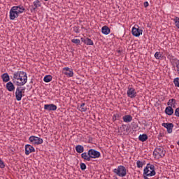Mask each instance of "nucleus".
<instances>
[{"label":"nucleus","instance_id":"f257e3e1","mask_svg":"<svg viewBox=\"0 0 179 179\" xmlns=\"http://www.w3.org/2000/svg\"><path fill=\"white\" fill-rule=\"evenodd\" d=\"M13 83L17 86H24L27 83V74L24 71H17L13 73Z\"/></svg>","mask_w":179,"mask_h":179},{"label":"nucleus","instance_id":"f03ea898","mask_svg":"<svg viewBox=\"0 0 179 179\" xmlns=\"http://www.w3.org/2000/svg\"><path fill=\"white\" fill-rule=\"evenodd\" d=\"M143 175L150 176V177H153V176H156V171H155V165L151 164H148L146 167L144 169Z\"/></svg>","mask_w":179,"mask_h":179},{"label":"nucleus","instance_id":"7ed1b4c3","mask_svg":"<svg viewBox=\"0 0 179 179\" xmlns=\"http://www.w3.org/2000/svg\"><path fill=\"white\" fill-rule=\"evenodd\" d=\"M113 173L119 177H125L127 176V169L125 166L120 165L117 169H113Z\"/></svg>","mask_w":179,"mask_h":179},{"label":"nucleus","instance_id":"20e7f679","mask_svg":"<svg viewBox=\"0 0 179 179\" xmlns=\"http://www.w3.org/2000/svg\"><path fill=\"white\" fill-rule=\"evenodd\" d=\"M153 155L157 157V159H160V157H164L166 155V150L163 147L156 148L153 152Z\"/></svg>","mask_w":179,"mask_h":179},{"label":"nucleus","instance_id":"39448f33","mask_svg":"<svg viewBox=\"0 0 179 179\" xmlns=\"http://www.w3.org/2000/svg\"><path fill=\"white\" fill-rule=\"evenodd\" d=\"M88 156H90V159L92 160V159H97L101 156L100 154V152L94 150V149H90L88 150Z\"/></svg>","mask_w":179,"mask_h":179},{"label":"nucleus","instance_id":"423d86ee","mask_svg":"<svg viewBox=\"0 0 179 179\" xmlns=\"http://www.w3.org/2000/svg\"><path fill=\"white\" fill-rule=\"evenodd\" d=\"M29 141L31 142L32 145H41L43 143V138L36 136H31Z\"/></svg>","mask_w":179,"mask_h":179},{"label":"nucleus","instance_id":"0eeeda50","mask_svg":"<svg viewBox=\"0 0 179 179\" xmlns=\"http://www.w3.org/2000/svg\"><path fill=\"white\" fill-rule=\"evenodd\" d=\"M19 13H17V7H12L10 10V19L15 20L16 17H19Z\"/></svg>","mask_w":179,"mask_h":179},{"label":"nucleus","instance_id":"6e6552de","mask_svg":"<svg viewBox=\"0 0 179 179\" xmlns=\"http://www.w3.org/2000/svg\"><path fill=\"white\" fill-rule=\"evenodd\" d=\"M131 33L134 37H139L142 34V30L139 29V25H134L131 29Z\"/></svg>","mask_w":179,"mask_h":179},{"label":"nucleus","instance_id":"1a4fd4ad","mask_svg":"<svg viewBox=\"0 0 179 179\" xmlns=\"http://www.w3.org/2000/svg\"><path fill=\"white\" fill-rule=\"evenodd\" d=\"M127 94L130 99H135L136 97V91L134 87H129Z\"/></svg>","mask_w":179,"mask_h":179},{"label":"nucleus","instance_id":"9d476101","mask_svg":"<svg viewBox=\"0 0 179 179\" xmlns=\"http://www.w3.org/2000/svg\"><path fill=\"white\" fill-rule=\"evenodd\" d=\"M162 127L166 128L168 134H171L173 132V128H174V124L173 123H162Z\"/></svg>","mask_w":179,"mask_h":179},{"label":"nucleus","instance_id":"9b49d317","mask_svg":"<svg viewBox=\"0 0 179 179\" xmlns=\"http://www.w3.org/2000/svg\"><path fill=\"white\" fill-rule=\"evenodd\" d=\"M44 110H47V111H55L57 110V106L53 103L45 104L44 105Z\"/></svg>","mask_w":179,"mask_h":179},{"label":"nucleus","instance_id":"f8f14e48","mask_svg":"<svg viewBox=\"0 0 179 179\" xmlns=\"http://www.w3.org/2000/svg\"><path fill=\"white\" fill-rule=\"evenodd\" d=\"M22 97H23V92L20 90V88L17 87L15 92V98L17 101H20L22 100Z\"/></svg>","mask_w":179,"mask_h":179},{"label":"nucleus","instance_id":"ddd939ff","mask_svg":"<svg viewBox=\"0 0 179 179\" xmlns=\"http://www.w3.org/2000/svg\"><path fill=\"white\" fill-rule=\"evenodd\" d=\"M32 152H36L34 150V147L31 145L27 144L25 145V155H29V153H32Z\"/></svg>","mask_w":179,"mask_h":179},{"label":"nucleus","instance_id":"4468645a","mask_svg":"<svg viewBox=\"0 0 179 179\" xmlns=\"http://www.w3.org/2000/svg\"><path fill=\"white\" fill-rule=\"evenodd\" d=\"M41 6V3L38 0L34 1V6H31V12H36V9L37 8H40Z\"/></svg>","mask_w":179,"mask_h":179},{"label":"nucleus","instance_id":"2eb2a0df","mask_svg":"<svg viewBox=\"0 0 179 179\" xmlns=\"http://www.w3.org/2000/svg\"><path fill=\"white\" fill-rule=\"evenodd\" d=\"M167 106L171 108H176L177 106V101L174 99H169L167 102Z\"/></svg>","mask_w":179,"mask_h":179},{"label":"nucleus","instance_id":"dca6fc26","mask_svg":"<svg viewBox=\"0 0 179 179\" xmlns=\"http://www.w3.org/2000/svg\"><path fill=\"white\" fill-rule=\"evenodd\" d=\"M6 87L8 92H13L15 90V85L10 81L6 84Z\"/></svg>","mask_w":179,"mask_h":179},{"label":"nucleus","instance_id":"f3484780","mask_svg":"<svg viewBox=\"0 0 179 179\" xmlns=\"http://www.w3.org/2000/svg\"><path fill=\"white\" fill-rule=\"evenodd\" d=\"M81 41H83V43H85V44H86L87 45H93V41H92V39L89 38H81Z\"/></svg>","mask_w":179,"mask_h":179},{"label":"nucleus","instance_id":"a211bd4d","mask_svg":"<svg viewBox=\"0 0 179 179\" xmlns=\"http://www.w3.org/2000/svg\"><path fill=\"white\" fill-rule=\"evenodd\" d=\"M165 113L167 115H173V114H174V109H173L171 106H168L165 109Z\"/></svg>","mask_w":179,"mask_h":179},{"label":"nucleus","instance_id":"6ab92c4d","mask_svg":"<svg viewBox=\"0 0 179 179\" xmlns=\"http://www.w3.org/2000/svg\"><path fill=\"white\" fill-rule=\"evenodd\" d=\"M110 28L107 26H103L101 29V32L103 34H105V36H107V34H110Z\"/></svg>","mask_w":179,"mask_h":179},{"label":"nucleus","instance_id":"aec40b11","mask_svg":"<svg viewBox=\"0 0 179 179\" xmlns=\"http://www.w3.org/2000/svg\"><path fill=\"white\" fill-rule=\"evenodd\" d=\"M81 157L82 159H83L84 160H87V162H90V155H89V152H83L81 154Z\"/></svg>","mask_w":179,"mask_h":179},{"label":"nucleus","instance_id":"412c9836","mask_svg":"<svg viewBox=\"0 0 179 179\" xmlns=\"http://www.w3.org/2000/svg\"><path fill=\"white\" fill-rule=\"evenodd\" d=\"M1 78L3 79V82H9V80H10V78L9 77V74H8V73H4L2 74Z\"/></svg>","mask_w":179,"mask_h":179},{"label":"nucleus","instance_id":"4be33fe9","mask_svg":"<svg viewBox=\"0 0 179 179\" xmlns=\"http://www.w3.org/2000/svg\"><path fill=\"white\" fill-rule=\"evenodd\" d=\"M13 8H17V13H20V14L23 13V12H24V10H26L24 7H23V6H22V5L13 6Z\"/></svg>","mask_w":179,"mask_h":179},{"label":"nucleus","instance_id":"5701e85b","mask_svg":"<svg viewBox=\"0 0 179 179\" xmlns=\"http://www.w3.org/2000/svg\"><path fill=\"white\" fill-rule=\"evenodd\" d=\"M76 150L77 153H83V152H85V148H83V145H78L76 147Z\"/></svg>","mask_w":179,"mask_h":179},{"label":"nucleus","instance_id":"b1692460","mask_svg":"<svg viewBox=\"0 0 179 179\" xmlns=\"http://www.w3.org/2000/svg\"><path fill=\"white\" fill-rule=\"evenodd\" d=\"M85 106H86V103H81L79 108V111H81V113H86V111L87 110V107Z\"/></svg>","mask_w":179,"mask_h":179},{"label":"nucleus","instance_id":"393cba45","mask_svg":"<svg viewBox=\"0 0 179 179\" xmlns=\"http://www.w3.org/2000/svg\"><path fill=\"white\" fill-rule=\"evenodd\" d=\"M138 139H139V141H141V142H146V141H148V135L147 134H141L138 136Z\"/></svg>","mask_w":179,"mask_h":179},{"label":"nucleus","instance_id":"a878e982","mask_svg":"<svg viewBox=\"0 0 179 179\" xmlns=\"http://www.w3.org/2000/svg\"><path fill=\"white\" fill-rule=\"evenodd\" d=\"M64 71H66V72L64 73L65 75H68L69 78H72V76H73V71L69 70V68H64Z\"/></svg>","mask_w":179,"mask_h":179},{"label":"nucleus","instance_id":"bb28decb","mask_svg":"<svg viewBox=\"0 0 179 179\" xmlns=\"http://www.w3.org/2000/svg\"><path fill=\"white\" fill-rule=\"evenodd\" d=\"M123 121L124 122H131L132 121V117L131 115H124L123 117Z\"/></svg>","mask_w":179,"mask_h":179},{"label":"nucleus","instance_id":"cd10ccee","mask_svg":"<svg viewBox=\"0 0 179 179\" xmlns=\"http://www.w3.org/2000/svg\"><path fill=\"white\" fill-rule=\"evenodd\" d=\"M43 80L46 83H48V82H51V80H52V76H51V75L45 76L43 78Z\"/></svg>","mask_w":179,"mask_h":179},{"label":"nucleus","instance_id":"c85d7f7f","mask_svg":"<svg viewBox=\"0 0 179 179\" xmlns=\"http://www.w3.org/2000/svg\"><path fill=\"white\" fill-rule=\"evenodd\" d=\"M136 164H137L138 169H141V167H143V166H145V161L142 162V161L138 160L136 162Z\"/></svg>","mask_w":179,"mask_h":179},{"label":"nucleus","instance_id":"c756f323","mask_svg":"<svg viewBox=\"0 0 179 179\" xmlns=\"http://www.w3.org/2000/svg\"><path fill=\"white\" fill-rule=\"evenodd\" d=\"M71 43H73V44H77V45H78L80 44V40L73 38V39L71 40Z\"/></svg>","mask_w":179,"mask_h":179},{"label":"nucleus","instance_id":"7c9ffc66","mask_svg":"<svg viewBox=\"0 0 179 179\" xmlns=\"http://www.w3.org/2000/svg\"><path fill=\"white\" fill-rule=\"evenodd\" d=\"M173 83L176 87H179V78H176L173 80Z\"/></svg>","mask_w":179,"mask_h":179},{"label":"nucleus","instance_id":"2f4dec72","mask_svg":"<svg viewBox=\"0 0 179 179\" xmlns=\"http://www.w3.org/2000/svg\"><path fill=\"white\" fill-rule=\"evenodd\" d=\"M155 57L156 58V59H159V58L162 57V55L160 54V52H157L155 54Z\"/></svg>","mask_w":179,"mask_h":179},{"label":"nucleus","instance_id":"473e14b6","mask_svg":"<svg viewBox=\"0 0 179 179\" xmlns=\"http://www.w3.org/2000/svg\"><path fill=\"white\" fill-rule=\"evenodd\" d=\"M80 169L83 170V171H84V170H86V164L81 163L80 164Z\"/></svg>","mask_w":179,"mask_h":179},{"label":"nucleus","instance_id":"72a5a7b5","mask_svg":"<svg viewBox=\"0 0 179 179\" xmlns=\"http://www.w3.org/2000/svg\"><path fill=\"white\" fill-rule=\"evenodd\" d=\"M0 169H5V164L2 162V159L0 158Z\"/></svg>","mask_w":179,"mask_h":179},{"label":"nucleus","instance_id":"f704fd0d","mask_svg":"<svg viewBox=\"0 0 179 179\" xmlns=\"http://www.w3.org/2000/svg\"><path fill=\"white\" fill-rule=\"evenodd\" d=\"M17 88L20 89V90H21L22 93H24V90H26V87H24L20 86V87H17Z\"/></svg>","mask_w":179,"mask_h":179},{"label":"nucleus","instance_id":"c9c22d12","mask_svg":"<svg viewBox=\"0 0 179 179\" xmlns=\"http://www.w3.org/2000/svg\"><path fill=\"white\" fill-rule=\"evenodd\" d=\"M175 115H176V117H179V108H177L175 110Z\"/></svg>","mask_w":179,"mask_h":179},{"label":"nucleus","instance_id":"e433bc0d","mask_svg":"<svg viewBox=\"0 0 179 179\" xmlns=\"http://www.w3.org/2000/svg\"><path fill=\"white\" fill-rule=\"evenodd\" d=\"M73 30L75 33H79V27H74Z\"/></svg>","mask_w":179,"mask_h":179},{"label":"nucleus","instance_id":"4c0bfd02","mask_svg":"<svg viewBox=\"0 0 179 179\" xmlns=\"http://www.w3.org/2000/svg\"><path fill=\"white\" fill-rule=\"evenodd\" d=\"M176 71H177V73H178L179 75V62L176 64Z\"/></svg>","mask_w":179,"mask_h":179},{"label":"nucleus","instance_id":"58836bf2","mask_svg":"<svg viewBox=\"0 0 179 179\" xmlns=\"http://www.w3.org/2000/svg\"><path fill=\"white\" fill-rule=\"evenodd\" d=\"M149 6V3L148 1L144 2V7L148 8Z\"/></svg>","mask_w":179,"mask_h":179},{"label":"nucleus","instance_id":"ea45409f","mask_svg":"<svg viewBox=\"0 0 179 179\" xmlns=\"http://www.w3.org/2000/svg\"><path fill=\"white\" fill-rule=\"evenodd\" d=\"M144 179H149L148 177H150V176H146L143 174Z\"/></svg>","mask_w":179,"mask_h":179},{"label":"nucleus","instance_id":"a19ab883","mask_svg":"<svg viewBox=\"0 0 179 179\" xmlns=\"http://www.w3.org/2000/svg\"><path fill=\"white\" fill-rule=\"evenodd\" d=\"M117 116L118 117V115H115V117H117Z\"/></svg>","mask_w":179,"mask_h":179},{"label":"nucleus","instance_id":"79ce46f5","mask_svg":"<svg viewBox=\"0 0 179 179\" xmlns=\"http://www.w3.org/2000/svg\"><path fill=\"white\" fill-rule=\"evenodd\" d=\"M44 1H48V0H44Z\"/></svg>","mask_w":179,"mask_h":179}]
</instances>
